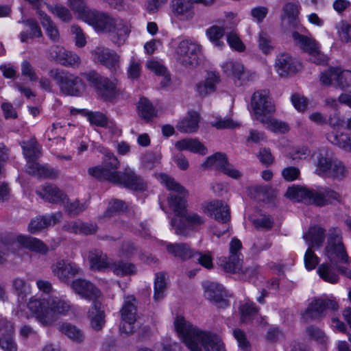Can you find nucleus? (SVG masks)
I'll return each instance as SVG.
<instances>
[{
  "label": "nucleus",
  "mask_w": 351,
  "mask_h": 351,
  "mask_svg": "<svg viewBox=\"0 0 351 351\" xmlns=\"http://www.w3.org/2000/svg\"><path fill=\"white\" fill-rule=\"evenodd\" d=\"M160 178L169 190L178 193V195L170 194L168 197L169 207L176 216L180 217V219L173 218L171 220V226L175 229L176 234L187 237L190 231H199L205 223V219L204 217L197 213L187 212L185 199L189 195L187 190L173 178L166 174H161Z\"/></svg>",
  "instance_id": "nucleus-1"
},
{
  "label": "nucleus",
  "mask_w": 351,
  "mask_h": 351,
  "mask_svg": "<svg viewBox=\"0 0 351 351\" xmlns=\"http://www.w3.org/2000/svg\"><path fill=\"white\" fill-rule=\"evenodd\" d=\"M69 7L78 13L80 17L94 27L97 32L111 34L112 41L117 45L126 40L130 29L127 23L121 19L114 18L108 14L90 10L85 0H68Z\"/></svg>",
  "instance_id": "nucleus-2"
},
{
  "label": "nucleus",
  "mask_w": 351,
  "mask_h": 351,
  "mask_svg": "<svg viewBox=\"0 0 351 351\" xmlns=\"http://www.w3.org/2000/svg\"><path fill=\"white\" fill-rule=\"evenodd\" d=\"M174 326L190 351H226L221 339L210 331L202 330L178 316L174 321Z\"/></svg>",
  "instance_id": "nucleus-3"
},
{
  "label": "nucleus",
  "mask_w": 351,
  "mask_h": 351,
  "mask_svg": "<svg viewBox=\"0 0 351 351\" xmlns=\"http://www.w3.org/2000/svg\"><path fill=\"white\" fill-rule=\"evenodd\" d=\"M71 289L82 298L93 300L88 311V318L93 329L101 330L105 325V313L101 303L98 300L101 293L92 282L82 278L73 280L70 285Z\"/></svg>",
  "instance_id": "nucleus-4"
},
{
  "label": "nucleus",
  "mask_w": 351,
  "mask_h": 351,
  "mask_svg": "<svg viewBox=\"0 0 351 351\" xmlns=\"http://www.w3.org/2000/svg\"><path fill=\"white\" fill-rule=\"evenodd\" d=\"M325 254L330 263L336 265L337 269L341 274L351 278V270L347 267L350 263V259L343 243L342 233L340 229L332 228L329 230Z\"/></svg>",
  "instance_id": "nucleus-5"
},
{
  "label": "nucleus",
  "mask_w": 351,
  "mask_h": 351,
  "mask_svg": "<svg viewBox=\"0 0 351 351\" xmlns=\"http://www.w3.org/2000/svg\"><path fill=\"white\" fill-rule=\"evenodd\" d=\"M315 173L321 177L341 180L346 176L348 171L341 161L334 158L328 149L323 148L317 156Z\"/></svg>",
  "instance_id": "nucleus-6"
},
{
  "label": "nucleus",
  "mask_w": 351,
  "mask_h": 351,
  "mask_svg": "<svg viewBox=\"0 0 351 351\" xmlns=\"http://www.w3.org/2000/svg\"><path fill=\"white\" fill-rule=\"evenodd\" d=\"M88 84L93 87L97 96L104 101H113L119 91L114 82L101 75L95 71H90L82 74Z\"/></svg>",
  "instance_id": "nucleus-7"
},
{
  "label": "nucleus",
  "mask_w": 351,
  "mask_h": 351,
  "mask_svg": "<svg viewBox=\"0 0 351 351\" xmlns=\"http://www.w3.org/2000/svg\"><path fill=\"white\" fill-rule=\"evenodd\" d=\"M49 75L56 82L62 94L70 96L80 95L84 86L79 77L59 69H51Z\"/></svg>",
  "instance_id": "nucleus-8"
},
{
  "label": "nucleus",
  "mask_w": 351,
  "mask_h": 351,
  "mask_svg": "<svg viewBox=\"0 0 351 351\" xmlns=\"http://www.w3.org/2000/svg\"><path fill=\"white\" fill-rule=\"evenodd\" d=\"M201 46L191 40L180 41L176 49L175 58L177 62L186 68H194L199 62Z\"/></svg>",
  "instance_id": "nucleus-9"
},
{
  "label": "nucleus",
  "mask_w": 351,
  "mask_h": 351,
  "mask_svg": "<svg viewBox=\"0 0 351 351\" xmlns=\"http://www.w3.org/2000/svg\"><path fill=\"white\" fill-rule=\"evenodd\" d=\"M136 304L137 301L133 295L125 297L120 311L121 323L119 330L121 333L128 335L134 332V324L138 317Z\"/></svg>",
  "instance_id": "nucleus-10"
},
{
  "label": "nucleus",
  "mask_w": 351,
  "mask_h": 351,
  "mask_svg": "<svg viewBox=\"0 0 351 351\" xmlns=\"http://www.w3.org/2000/svg\"><path fill=\"white\" fill-rule=\"evenodd\" d=\"M251 106L255 118L259 121H265L266 116L272 115L276 111L274 104L265 90L256 91L252 95Z\"/></svg>",
  "instance_id": "nucleus-11"
},
{
  "label": "nucleus",
  "mask_w": 351,
  "mask_h": 351,
  "mask_svg": "<svg viewBox=\"0 0 351 351\" xmlns=\"http://www.w3.org/2000/svg\"><path fill=\"white\" fill-rule=\"evenodd\" d=\"M202 167L205 169L211 168L221 171L234 179H239L242 176V173L228 162L226 154L221 152H217L208 157L202 164Z\"/></svg>",
  "instance_id": "nucleus-12"
},
{
  "label": "nucleus",
  "mask_w": 351,
  "mask_h": 351,
  "mask_svg": "<svg viewBox=\"0 0 351 351\" xmlns=\"http://www.w3.org/2000/svg\"><path fill=\"white\" fill-rule=\"evenodd\" d=\"M332 81H336L341 90L351 93L350 71L331 67L320 74V82L323 85L330 86Z\"/></svg>",
  "instance_id": "nucleus-13"
},
{
  "label": "nucleus",
  "mask_w": 351,
  "mask_h": 351,
  "mask_svg": "<svg viewBox=\"0 0 351 351\" xmlns=\"http://www.w3.org/2000/svg\"><path fill=\"white\" fill-rule=\"evenodd\" d=\"M338 304L336 301L330 299H315L308 305V308L302 313V318L306 321L315 320L325 316V312L328 309L336 311Z\"/></svg>",
  "instance_id": "nucleus-14"
},
{
  "label": "nucleus",
  "mask_w": 351,
  "mask_h": 351,
  "mask_svg": "<svg viewBox=\"0 0 351 351\" xmlns=\"http://www.w3.org/2000/svg\"><path fill=\"white\" fill-rule=\"evenodd\" d=\"M53 274L59 280L66 285H71V279L82 274V269L75 263L67 260H60L52 265Z\"/></svg>",
  "instance_id": "nucleus-15"
},
{
  "label": "nucleus",
  "mask_w": 351,
  "mask_h": 351,
  "mask_svg": "<svg viewBox=\"0 0 351 351\" xmlns=\"http://www.w3.org/2000/svg\"><path fill=\"white\" fill-rule=\"evenodd\" d=\"M92 59L110 70L116 71L120 66V57L113 50L103 46L96 47L91 51Z\"/></svg>",
  "instance_id": "nucleus-16"
},
{
  "label": "nucleus",
  "mask_w": 351,
  "mask_h": 351,
  "mask_svg": "<svg viewBox=\"0 0 351 351\" xmlns=\"http://www.w3.org/2000/svg\"><path fill=\"white\" fill-rule=\"evenodd\" d=\"M115 175L117 176L116 180L113 181L114 184H120L126 189L143 191L146 190L147 185L144 182L143 179L136 173V172L127 167L121 172L116 171Z\"/></svg>",
  "instance_id": "nucleus-17"
},
{
  "label": "nucleus",
  "mask_w": 351,
  "mask_h": 351,
  "mask_svg": "<svg viewBox=\"0 0 351 351\" xmlns=\"http://www.w3.org/2000/svg\"><path fill=\"white\" fill-rule=\"evenodd\" d=\"M203 287L206 298L218 308H226L229 305L227 293L221 285L208 281L203 283Z\"/></svg>",
  "instance_id": "nucleus-18"
},
{
  "label": "nucleus",
  "mask_w": 351,
  "mask_h": 351,
  "mask_svg": "<svg viewBox=\"0 0 351 351\" xmlns=\"http://www.w3.org/2000/svg\"><path fill=\"white\" fill-rule=\"evenodd\" d=\"M223 71L228 76H232L234 78L235 84L241 86L248 82L251 77L249 72L245 70L243 64L237 60H229L221 66Z\"/></svg>",
  "instance_id": "nucleus-19"
},
{
  "label": "nucleus",
  "mask_w": 351,
  "mask_h": 351,
  "mask_svg": "<svg viewBox=\"0 0 351 351\" xmlns=\"http://www.w3.org/2000/svg\"><path fill=\"white\" fill-rule=\"evenodd\" d=\"M341 195L334 190L328 187H318L314 189L313 203L318 206H324L328 204L341 202Z\"/></svg>",
  "instance_id": "nucleus-20"
},
{
  "label": "nucleus",
  "mask_w": 351,
  "mask_h": 351,
  "mask_svg": "<svg viewBox=\"0 0 351 351\" xmlns=\"http://www.w3.org/2000/svg\"><path fill=\"white\" fill-rule=\"evenodd\" d=\"M27 307L37 320L45 326L51 325L56 321L55 316L44 307L42 302L39 300L31 298L27 304Z\"/></svg>",
  "instance_id": "nucleus-21"
},
{
  "label": "nucleus",
  "mask_w": 351,
  "mask_h": 351,
  "mask_svg": "<svg viewBox=\"0 0 351 351\" xmlns=\"http://www.w3.org/2000/svg\"><path fill=\"white\" fill-rule=\"evenodd\" d=\"M193 3L188 0H172L170 2V9L173 16L182 21L193 18L194 12Z\"/></svg>",
  "instance_id": "nucleus-22"
},
{
  "label": "nucleus",
  "mask_w": 351,
  "mask_h": 351,
  "mask_svg": "<svg viewBox=\"0 0 351 351\" xmlns=\"http://www.w3.org/2000/svg\"><path fill=\"white\" fill-rule=\"evenodd\" d=\"M61 217L62 214L60 212L49 215L36 217L31 220L28 226V230L31 233L35 234L44 228L60 222Z\"/></svg>",
  "instance_id": "nucleus-23"
},
{
  "label": "nucleus",
  "mask_w": 351,
  "mask_h": 351,
  "mask_svg": "<svg viewBox=\"0 0 351 351\" xmlns=\"http://www.w3.org/2000/svg\"><path fill=\"white\" fill-rule=\"evenodd\" d=\"M206 208L210 215L214 216L219 222L226 223L230 219V208L221 201H213L208 204Z\"/></svg>",
  "instance_id": "nucleus-24"
},
{
  "label": "nucleus",
  "mask_w": 351,
  "mask_h": 351,
  "mask_svg": "<svg viewBox=\"0 0 351 351\" xmlns=\"http://www.w3.org/2000/svg\"><path fill=\"white\" fill-rule=\"evenodd\" d=\"M259 309L252 302H246L239 307L240 319L242 323H250L254 319L259 324H265L264 318L258 313Z\"/></svg>",
  "instance_id": "nucleus-25"
},
{
  "label": "nucleus",
  "mask_w": 351,
  "mask_h": 351,
  "mask_svg": "<svg viewBox=\"0 0 351 351\" xmlns=\"http://www.w3.org/2000/svg\"><path fill=\"white\" fill-rule=\"evenodd\" d=\"M325 237L326 230L319 226L310 227L303 235V239L308 245V247L315 249L319 248L322 245Z\"/></svg>",
  "instance_id": "nucleus-26"
},
{
  "label": "nucleus",
  "mask_w": 351,
  "mask_h": 351,
  "mask_svg": "<svg viewBox=\"0 0 351 351\" xmlns=\"http://www.w3.org/2000/svg\"><path fill=\"white\" fill-rule=\"evenodd\" d=\"M275 66L280 76H287L296 71L297 68L293 58L287 53L277 56Z\"/></svg>",
  "instance_id": "nucleus-27"
},
{
  "label": "nucleus",
  "mask_w": 351,
  "mask_h": 351,
  "mask_svg": "<svg viewBox=\"0 0 351 351\" xmlns=\"http://www.w3.org/2000/svg\"><path fill=\"white\" fill-rule=\"evenodd\" d=\"M36 160H28L26 165L27 172L32 176L45 178H53L58 176V171L53 168L43 166L35 162Z\"/></svg>",
  "instance_id": "nucleus-28"
},
{
  "label": "nucleus",
  "mask_w": 351,
  "mask_h": 351,
  "mask_svg": "<svg viewBox=\"0 0 351 351\" xmlns=\"http://www.w3.org/2000/svg\"><path fill=\"white\" fill-rule=\"evenodd\" d=\"M88 261L91 269L99 271L108 270L111 263V261H108L107 255L97 249L89 252Z\"/></svg>",
  "instance_id": "nucleus-29"
},
{
  "label": "nucleus",
  "mask_w": 351,
  "mask_h": 351,
  "mask_svg": "<svg viewBox=\"0 0 351 351\" xmlns=\"http://www.w3.org/2000/svg\"><path fill=\"white\" fill-rule=\"evenodd\" d=\"M56 59L60 64L73 68L78 67L81 64L80 58L75 53L66 51L64 48L56 47Z\"/></svg>",
  "instance_id": "nucleus-30"
},
{
  "label": "nucleus",
  "mask_w": 351,
  "mask_h": 351,
  "mask_svg": "<svg viewBox=\"0 0 351 351\" xmlns=\"http://www.w3.org/2000/svg\"><path fill=\"white\" fill-rule=\"evenodd\" d=\"M17 241L24 247L36 253L46 254L49 251L48 246L42 241L30 236L19 235Z\"/></svg>",
  "instance_id": "nucleus-31"
},
{
  "label": "nucleus",
  "mask_w": 351,
  "mask_h": 351,
  "mask_svg": "<svg viewBox=\"0 0 351 351\" xmlns=\"http://www.w3.org/2000/svg\"><path fill=\"white\" fill-rule=\"evenodd\" d=\"M313 194L314 189L310 190L299 186L289 187L286 192V196L289 199L308 204L313 203Z\"/></svg>",
  "instance_id": "nucleus-32"
},
{
  "label": "nucleus",
  "mask_w": 351,
  "mask_h": 351,
  "mask_svg": "<svg viewBox=\"0 0 351 351\" xmlns=\"http://www.w3.org/2000/svg\"><path fill=\"white\" fill-rule=\"evenodd\" d=\"M42 198L52 203L63 202L66 198V195L57 186L52 184L43 186L42 191H38Z\"/></svg>",
  "instance_id": "nucleus-33"
},
{
  "label": "nucleus",
  "mask_w": 351,
  "mask_h": 351,
  "mask_svg": "<svg viewBox=\"0 0 351 351\" xmlns=\"http://www.w3.org/2000/svg\"><path fill=\"white\" fill-rule=\"evenodd\" d=\"M219 82V76L214 72H208L204 81L199 82L196 90L201 97L215 92L216 85Z\"/></svg>",
  "instance_id": "nucleus-34"
},
{
  "label": "nucleus",
  "mask_w": 351,
  "mask_h": 351,
  "mask_svg": "<svg viewBox=\"0 0 351 351\" xmlns=\"http://www.w3.org/2000/svg\"><path fill=\"white\" fill-rule=\"evenodd\" d=\"M175 147L180 151L188 150L193 153L205 155L207 153L206 147L195 138H184L176 143Z\"/></svg>",
  "instance_id": "nucleus-35"
},
{
  "label": "nucleus",
  "mask_w": 351,
  "mask_h": 351,
  "mask_svg": "<svg viewBox=\"0 0 351 351\" xmlns=\"http://www.w3.org/2000/svg\"><path fill=\"white\" fill-rule=\"evenodd\" d=\"M199 116L195 111H190L187 115L177 125L178 130L181 132L192 133L198 129Z\"/></svg>",
  "instance_id": "nucleus-36"
},
{
  "label": "nucleus",
  "mask_w": 351,
  "mask_h": 351,
  "mask_svg": "<svg viewBox=\"0 0 351 351\" xmlns=\"http://www.w3.org/2000/svg\"><path fill=\"white\" fill-rule=\"evenodd\" d=\"M47 305L50 313L54 315H65L71 308L69 301L62 298L51 297L47 301Z\"/></svg>",
  "instance_id": "nucleus-37"
},
{
  "label": "nucleus",
  "mask_w": 351,
  "mask_h": 351,
  "mask_svg": "<svg viewBox=\"0 0 351 351\" xmlns=\"http://www.w3.org/2000/svg\"><path fill=\"white\" fill-rule=\"evenodd\" d=\"M38 14L47 36L53 42H58L60 39V34L55 23L45 12L38 10Z\"/></svg>",
  "instance_id": "nucleus-38"
},
{
  "label": "nucleus",
  "mask_w": 351,
  "mask_h": 351,
  "mask_svg": "<svg viewBox=\"0 0 351 351\" xmlns=\"http://www.w3.org/2000/svg\"><path fill=\"white\" fill-rule=\"evenodd\" d=\"M23 155L28 160H36L41 155V147L35 138L20 143Z\"/></svg>",
  "instance_id": "nucleus-39"
},
{
  "label": "nucleus",
  "mask_w": 351,
  "mask_h": 351,
  "mask_svg": "<svg viewBox=\"0 0 351 351\" xmlns=\"http://www.w3.org/2000/svg\"><path fill=\"white\" fill-rule=\"evenodd\" d=\"M21 22L28 27V30L23 31L19 34L20 40L22 43H26L29 38L43 36L41 29L36 20L30 19L23 20Z\"/></svg>",
  "instance_id": "nucleus-40"
},
{
  "label": "nucleus",
  "mask_w": 351,
  "mask_h": 351,
  "mask_svg": "<svg viewBox=\"0 0 351 351\" xmlns=\"http://www.w3.org/2000/svg\"><path fill=\"white\" fill-rule=\"evenodd\" d=\"M321 278L330 283H336L339 280V274H341L337 266L330 263H323L320 265L317 269Z\"/></svg>",
  "instance_id": "nucleus-41"
},
{
  "label": "nucleus",
  "mask_w": 351,
  "mask_h": 351,
  "mask_svg": "<svg viewBox=\"0 0 351 351\" xmlns=\"http://www.w3.org/2000/svg\"><path fill=\"white\" fill-rule=\"evenodd\" d=\"M298 6L294 3H288L282 8V20L287 19L288 23L292 28L298 29L300 21L298 19Z\"/></svg>",
  "instance_id": "nucleus-42"
},
{
  "label": "nucleus",
  "mask_w": 351,
  "mask_h": 351,
  "mask_svg": "<svg viewBox=\"0 0 351 351\" xmlns=\"http://www.w3.org/2000/svg\"><path fill=\"white\" fill-rule=\"evenodd\" d=\"M328 141L346 152H351V135L341 132H331L327 134Z\"/></svg>",
  "instance_id": "nucleus-43"
},
{
  "label": "nucleus",
  "mask_w": 351,
  "mask_h": 351,
  "mask_svg": "<svg viewBox=\"0 0 351 351\" xmlns=\"http://www.w3.org/2000/svg\"><path fill=\"white\" fill-rule=\"evenodd\" d=\"M108 270L112 271L117 276H130L136 273V267L134 264L121 260L111 261Z\"/></svg>",
  "instance_id": "nucleus-44"
},
{
  "label": "nucleus",
  "mask_w": 351,
  "mask_h": 351,
  "mask_svg": "<svg viewBox=\"0 0 351 351\" xmlns=\"http://www.w3.org/2000/svg\"><path fill=\"white\" fill-rule=\"evenodd\" d=\"M167 250L175 257L186 260L195 256L193 250L186 243L168 244Z\"/></svg>",
  "instance_id": "nucleus-45"
},
{
  "label": "nucleus",
  "mask_w": 351,
  "mask_h": 351,
  "mask_svg": "<svg viewBox=\"0 0 351 351\" xmlns=\"http://www.w3.org/2000/svg\"><path fill=\"white\" fill-rule=\"evenodd\" d=\"M243 260L241 258H232V256L228 258L221 257L219 259L220 267L227 273L240 274L241 271Z\"/></svg>",
  "instance_id": "nucleus-46"
},
{
  "label": "nucleus",
  "mask_w": 351,
  "mask_h": 351,
  "mask_svg": "<svg viewBox=\"0 0 351 351\" xmlns=\"http://www.w3.org/2000/svg\"><path fill=\"white\" fill-rule=\"evenodd\" d=\"M88 173L90 176L99 180H108L112 183L117 178L115 175L116 171H110V169L105 168L103 165H98L88 168Z\"/></svg>",
  "instance_id": "nucleus-47"
},
{
  "label": "nucleus",
  "mask_w": 351,
  "mask_h": 351,
  "mask_svg": "<svg viewBox=\"0 0 351 351\" xmlns=\"http://www.w3.org/2000/svg\"><path fill=\"white\" fill-rule=\"evenodd\" d=\"M292 38L294 43L304 51L307 53H312L315 51V49L317 47L315 41L306 36H304L298 32L292 33Z\"/></svg>",
  "instance_id": "nucleus-48"
},
{
  "label": "nucleus",
  "mask_w": 351,
  "mask_h": 351,
  "mask_svg": "<svg viewBox=\"0 0 351 351\" xmlns=\"http://www.w3.org/2000/svg\"><path fill=\"white\" fill-rule=\"evenodd\" d=\"M137 108L139 116L146 121H149L156 117L157 111L156 108L146 98L140 99Z\"/></svg>",
  "instance_id": "nucleus-49"
},
{
  "label": "nucleus",
  "mask_w": 351,
  "mask_h": 351,
  "mask_svg": "<svg viewBox=\"0 0 351 351\" xmlns=\"http://www.w3.org/2000/svg\"><path fill=\"white\" fill-rule=\"evenodd\" d=\"M59 330L62 333L66 335L69 339L76 343H82L84 340L83 332L71 324L63 323L60 326Z\"/></svg>",
  "instance_id": "nucleus-50"
},
{
  "label": "nucleus",
  "mask_w": 351,
  "mask_h": 351,
  "mask_svg": "<svg viewBox=\"0 0 351 351\" xmlns=\"http://www.w3.org/2000/svg\"><path fill=\"white\" fill-rule=\"evenodd\" d=\"M14 292L18 295L19 301L23 302L26 300L27 295L31 292L30 285L24 279L16 278L12 281Z\"/></svg>",
  "instance_id": "nucleus-51"
},
{
  "label": "nucleus",
  "mask_w": 351,
  "mask_h": 351,
  "mask_svg": "<svg viewBox=\"0 0 351 351\" xmlns=\"http://www.w3.org/2000/svg\"><path fill=\"white\" fill-rule=\"evenodd\" d=\"M265 121H260L266 125V128L275 133L285 134L289 130V125L282 121L271 117V115L266 116Z\"/></svg>",
  "instance_id": "nucleus-52"
},
{
  "label": "nucleus",
  "mask_w": 351,
  "mask_h": 351,
  "mask_svg": "<svg viewBox=\"0 0 351 351\" xmlns=\"http://www.w3.org/2000/svg\"><path fill=\"white\" fill-rule=\"evenodd\" d=\"M166 290L165 274L158 272L156 274L154 280V299L159 301L164 298V293Z\"/></svg>",
  "instance_id": "nucleus-53"
},
{
  "label": "nucleus",
  "mask_w": 351,
  "mask_h": 351,
  "mask_svg": "<svg viewBox=\"0 0 351 351\" xmlns=\"http://www.w3.org/2000/svg\"><path fill=\"white\" fill-rule=\"evenodd\" d=\"M84 115L91 125H96L100 128H106L108 125V119L105 114L96 111H85Z\"/></svg>",
  "instance_id": "nucleus-54"
},
{
  "label": "nucleus",
  "mask_w": 351,
  "mask_h": 351,
  "mask_svg": "<svg viewBox=\"0 0 351 351\" xmlns=\"http://www.w3.org/2000/svg\"><path fill=\"white\" fill-rule=\"evenodd\" d=\"M48 10L64 22H69L72 19L71 12L66 7L60 5H47Z\"/></svg>",
  "instance_id": "nucleus-55"
},
{
  "label": "nucleus",
  "mask_w": 351,
  "mask_h": 351,
  "mask_svg": "<svg viewBox=\"0 0 351 351\" xmlns=\"http://www.w3.org/2000/svg\"><path fill=\"white\" fill-rule=\"evenodd\" d=\"M224 33V29L217 25H213L206 32V36L209 40L219 47L223 45V43L221 41L220 39L223 36Z\"/></svg>",
  "instance_id": "nucleus-56"
},
{
  "label": "nucleus",
  "mask_w": 351,
  "mask_h": 351,
  "mask_svg": "<svg viewBox=\"0 0 351 351\" xmlns=\"http://www.w3.org/2000/svg\"><path fill=\"white\" fill-rule=\"evenodd\" d=\"M125 202L120 199H113L109 203L108 207L104 213L105 217H112L117 213L123 212L127 209Z\"/></svg>",
  "instance_id": "nucleus-57"
},
{
  "label": "nucleus",
  "mask_w": 351,
  "mask_h": 351,
  "mask_svg": "<svg viewBox=\"0 0 351 351\" xmlns=\"http://www.w3.org/2000/svg\"><path fill=\"white\" fill-rule=\"evenodd\" d=\"M160 160V154L152 152L145 153L141 157L143 165L147 169H152L156 164L159 163Z\"/></svg>",
  "instance_id": "nucleus-58"
},
{
  "label": "nucleus",
  "mask_w": 351,
  "mask_h": 351,
  "mask_svg": "<svg viewBox=\"0 0 351 351\" xmlns=\"http://www.w3.org/2000/svg\"><path fill=\"white\" fill-rule=\"evenodd\" d=\"M104 154L103 166L110 171H117L116 170L119 168L120 165L117 158L108 151H105Z\"/></svg>",
  "instance_id": "nucleus-59"
},
{
  "label": "nucleus",
  "mask_w": 351,
  "mask_h": 351,
  "mask_svg": "<svg viewBox=\"0 0 351 351\" xmlns=\"http://www.w3.org/2000/svg\"><path fill=\"white\" fill-rule=\"evenodd\" d=\"M319 263V258L315 255L312 247H308L304 254V265L308 270H312Z\"/></svg>",
  "instance_id": "nucleus-60"
},
{
  "label": "nucleus",
  "mask_w": 351,
  "mask_h": 351,
  "mask_svg": "<svg viewBox=\"0 0 351 351\" xmlns=\"http://www.w3.org/2000/svg\"><path fill=\"white\" fill-rule=\"evenodd\" d=\"M306 333L308 336L320 343H325L326 341V337L323 331L319 328L311 326L306 328Z\"/></svg>",
  "instance_id": "nucleus-61"
},
{
  "label": "nucleus",
  "mask_w": 351,
  "mask_h": 351,
  "mask_svg": "<svg viewBox=\"0 0 351 351\" xmlns=\"http://www.w3.org/2000/svg\"><path fill=\"white\" fill-rule=\"evenodd\" d=\"M21 74L31 82H36L38 80L34 67L27 60H24L21 63Z\"/></svg>",
  "instance_id": "nucleus-62"
},
{
  "label": "nucleus",
  "mask_w": 351,
  "mask_h": 351,
  "mask_svg": "<svg viewBox=\"0 0 351 351\" xmlns=\"http://www.w3.org/2000/svg\"><path fill=\"white\" fill-rule=\"evenodd\" d=\"M233 335L234 338L237 339L239 346L243 351H250V345L249 341L247 339L245 333L241 330V329L237 328L233 331Z\"/></svg>",
  "instance_id": "nucleus-63"
},
{
  "label": "nucleus",
  "mask_w": 351,
  "mask_h": 351,
  "mask_svg": "<svg viewBox=\"0 0 351 351\" xmlns=\"http://www.w3.org/2000/svg\"><path fill=\"white\" fill-rule=\"evenodd\" d=\"M258 47L263 53L267 54L273 49L269 36L264 32H261L258 36Z\"/></svg>",
  "instance_id": "nucleus-64"
}]
</instances>
